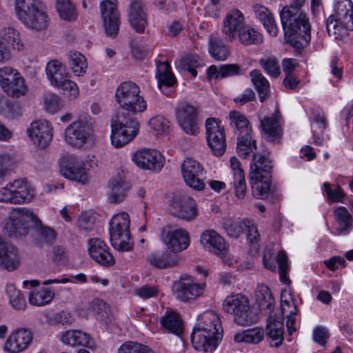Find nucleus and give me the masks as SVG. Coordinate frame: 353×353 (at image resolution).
Returning <instances> with one entry per match:
<instances>
[{"mask_svg": "<svg viewBox=\"0 0 353 353\" xmlns=\"http://www.w3.org/2000/svg\"><path fill=\"white\" fill-rule=\"evenodd\" d=\"M139 93V87L132 81L122 83L116 90V101L123 110L118 112L111 123V142L115 148L128 143L138 134L139 124L134 116L147 108Z\"/></svg>", "mask_w": 353, "mask_h": 353, "instance_id": "nucleus-1", "label": "nucleus"}, {"mask_svg": "<svg viewBox=\"0 0 353 353\" xmlns=\"http://www.w3.org/2000/svg\"><path fill=\"white\" fill-rule=\"evenodd\" d=\"M287 42L296 49L306 47L311 40L309 19L302 10L284 7L280 13Z\"/></svg>", "mask_w": 353, "mask_h": 353, "instance_id": "nucleus-2", "label": "nucleus"}, {"mask_svg": "<svg viewBox=\"0 0 353 353\" xmlns=\"http://www.w3.org/2000/svg\"><path fill=\"white\" fill-rule=\"evenodd\" d=\"M223 329L219 316L208 310L199 316L191 335L193 347L198 351L211 352L222 338Z\"/></svg>", "mask_w": 353, "mask_h": 353, "instance_id": "nucleus-3", "label": "nucleus"}, {"mask_svg": "<svg viewBox=\"0 0 353 353\" xmlns=\"http://www.w3.org/2000/svg\"><path fill=\"white\" fill-rule=\"evenodd\" d=\"M15 10L19 19L28 28L39 31L47 28L48 16L41 0H16Z\"/></svg>", "mask_w": 353, "mask_h": 353, "instance_id": "nucleus-4", "label": "nucleus"}, {"mask_svg": "<svg viewBox=\"0 0 353 353\" xmlns=\"http://www.w3.org/2000/svg\"><path fill=\"white\" fill-rule=\"evenodd\" d=\"M223 310L233 315V320L238 325L250 326L259 320L248 299L242 294L228 296L223 303Z\"/></svg>", "mask_w": 353, "mask_h": 353, "instance_id": "nucleus-5", "label": "nucleus"}, {"mask_svg": "<svg viewBox=\"0 0 353 353\" xmlns=\"http://www.w3.org/2000/svg\"><path fill=\"white\" fill-rule=\"evenodd\" d=\"M130 216L125 212L114 215L110 223V235L112 245L121 252L132 250L134 243L130 230Z\"/></svg>", "mask_w": 353, "mask_h": 353, "instance_id": "nucleus-6", "label": "nucleus"}, {"mask_svg": "<svg viewBox=\"0 0 353 353\" xmlns=\"http://www.w3.org/2000/svg\"><path fill=\"white\" fill-rule=\"evenodd\" d=\"M39 223L40 219L27 208H17L12 211L6 223L4 230L13 239L26 236L29 231V223Z\"/></svg>", "mask_w": 353, "mask_h": 353, "instance_id": "nucleus-7", "label": "nucleus"}, {"mask_svg": "<svg viewBox=\"0 0 353 353\" xmlns=\"http://www.w3.org/2000/svg\"><path fill=\"white\" fill-rule=\"evenodd\" d=\"M34 190L24 179H16L0 190V202L21 204L30 201Z\"/></svg>", "mask_w": 353, "mask_h": 353, "instance_id": "nucleus-8", "label": "nucleus"}, {"mask_svg": "<svg viewBox=\"0 0 353 353\" xmlns=\"http://www.w3.org/2000/svg\"><path fill=\"white\" fill-rule=\"evenodd\" d=\"M206 139L208 145L214 155L222 156L226 150V139L224 127L215 118L205 121Z\"/></svg>", "mask_w": 353, "mask_h": 353, "instance_id": "nucleus-9", "label": "nucleus"}, {"mask_svg": "<svg viewBox=\"0 0 353 353\" xmlns=\"http://www.w3.org/2000/svg\"><path fill=\"white\" fill-rule=\"evenodd\" d=\"M92 135V125L83 119L72 122L65 130V141L77 148L87 143Z\"/></svg>", "mask_w": 353, "mask_h": 353, "instance_id": "nucleus-10", "label": "nucleus"}, {"mask_svg": "<svg viewBox=\"0 0 353 353\" xmlns=\"http://www.w3.org/2000/svg\"><path fill=\"white\" fill-rule=\"evenodd\" d=\"M170 210L176 217L187 221H192L198 216L195 201L180 193L174 194L170 203Z\"/></svg>", "mask_w": 353, "mask_h": 353, "instance_id": "nucleus-11", "label": "nucleus"}, {"mask_svg": "<svg viewBox=\"0 0 353 353\" xmlns=\"http://www.w3.org/2000/svg\"><path fill=\"white\" fill-rule=\"evenodd\" d=\"M181 172L185 183L195 190H203L205 184L202 165L196 160L187 158L181 165Z\"/></svg>", "mask_w": 353, "mask_h": 353, "instance_id": "nucleus-12", "label": "nucleus"}, {"mask_svg": "<svg viewBox=\"0 0 353 353\" xmlns=\"http://www.w3.org/2000/svg\"><path fill=\"white\" fill-rule=\"evenodd\" d=\"M101 17L108 36L115 37L121 25L120 14L117 5L111 1H103L100 3Z\"/></svg>", "mask_w": 353, "mask_h": 353, "instance_id": "nucleus-13", "label": "nucleus"}, {"mask_svg": "<svg viewBox=\"0 0 353 353\" xmlns=\"http://www.w3.org/2000/svg\"><path fill=\"white\" fill-rule=\"evenodd\" d=\"M203 289V285L196 283L189 276L180 278L173 286V291L176 298L183 302L195 300L202 294Z\"/></svg>", "mask_w": 353, "mask_h": 353, "instance_id": "nucleus-14", "label": "nucleus"}, {"mask_svg": "<svg viewBox=\"0 0 353 353\" xmlns=\"http://www.w3.org/2000/svg\"><path fill=\"white\" fill-rule=\"evenodd\" d=\"M179 125L188 134L195 136L199 132L197 109L188 103L181 104L177 109Z\"/></svg>", "mask_w": 353, "mask_h": 353, "instance_id": "nucleus-15", "label": "nucleus"}, {"mask_svg": "<svg viewBox=\"0 0 353 353\" xmlns=\"http://www.w3.org/2000/svg\"><path fill=\"white\" fill-rule=\"evenodd\" d=\"M51 123L46 120L33 121L27 132L34 143L41 149L47 148L52 141L53 132Z\"/></svg>", "mask_w": 353, "mask_h": 353, "instance_id": "nucleus-16", "label": "nucleus"}, {"mask_svg": "<svg viewBox=\"0 0 353 353\" xmlns=\"http://www.w3.org/2000/svg\"><path fill=\"white\" fill-rule=\"evenodd\" d=\"M132 159L138 167L155 172L160 171L164 164L163 155L156 150L143 149L137 151Z\"/></svg>", "mask_w": 353, "mask_h": 353, "instance_id": "nucleus-17", "label": "nucleus"}, {"mask_svg": "<svg viewBox=\"0 0 353 353\" xmlns=\"http://www.w3.org/2000/svg\"><path fill=\"white\" fill-rule=\"evenodd\" d=\"M60 171L65 178L82 184L88 183V174L83 163L74 156H68L63 159Z\"/></svg>", "mask_w": 353, "mask_h": 353, "instance_id": "nucleus-18", "label": "nucleus"}, {"mask_svg": "<svg viewBox=\"0 0 353 353\" xmlns=\"http://www.w3.org/2000/svg\"><path fill=\"white\" fill-rule=\"evenodd\" d=\"M200 241L205 250L221 258L225 256L228 254L229 245L214 230H205L201 236Z\"/></svg>", "mask_w": 353, "mask_h": 353, "instance_id": "nucleus-19", "label": "nucleus"}, {"mask_svg": "<svg viewBox=\"0 0 353 353\" xmlns=\"http://www.w3.org/2000/svg\"><path fill=\"white\" fill-rule=\"evenodd\" d=\"M30 330L21 327L13 331L6 341L4 350L9 353H19L26 350L32 341Z\"/></svg>", "mask_w": 353, "mask_h": 353, "instance_id": "nucleus-20", "label": "nucleus"}, {"mask_svg": "<svg viewBox=\"0 0 353 353\" xmlns=\"http://www.w3.org/2000/svg\"><path fill=\"white\" fill-rule=\"evenodd\" d=\"M88 253L95 262L105 267L115 263V259L108 245L99 238H92L88 241Z\"/></svg>", "mask_w": 353, "mask_h": 353, "instance_id": "nucleus-21", "label": "nucleus"}, {"mask_svg": "<svg viewBox=\"0 0 353 353\" xmlns=\"http://www.w3.org/2000/svg\"><path fill=\"white\" fill-rule=\"evenodd\" d=\"M245 17L241 11L237 9L230 10L223 21L222 33L225 39L232 42L236 38V32L245 26Z\"/></svg>", "mask_w": 353, "mask_h": 353, "instance_id": "nucleus-22", "label": "nucleus"}, {"mask_svg": "<svg viewBox=\"0 0 353 353\" xmlns=\"http://www.w3.org/2000/svg\"><path fill=\"white\" fill-rule=\"evenodd\" d=\"M145 6L141 0H132L128 9V21L131 27L139 34L148 26Z\"/></svg>", "mask_w": 353, "mask_h": 353, "instance_id": "nucleus-23", "label": "nucleus"}, {"mask_svg": "<svg viewBox=\"0 0 353 353\" xmlns=\"http://www.w3.org/2000/svg\"><path fill=\"white\" fill-rule=\"evenodd\" d=\"M162 239L169 250L174 254L185 250L190 245L188 233L184 229L163 231Z\"/></svg>", "mask_w": 353, "mask_h": 353, "instance_id": "nucleus-24", "label": "nucleus"}, {"mask_svg": "<svg viewBox=\"0 0 353 353\" xmlns=\"http://www.w3.org/2000/svg\"><path fill=\"white\" fill-rule=\"evenodd\" d=\"M20 262L18 250L0 236V268L13 271L19 267Z\"/></svg>", "mask_w": 353, "mask_h": 353, "instance_id": "nucleus-25", "label": "nucleus"}, {"mask_svg": "<svg viewBox=\"0 0 353 353\" xmlns=\"http://www.w3.org/2000/svg\"><path fill=\"white\" fill-rule=\"evenodd\" d=\"M147 261L158 269H168L176 266L179 262V256L168 250L150 253Z\"/></svg>", "mask_w": 353, "mask_h": 353, "instance_id": "nucleus-26", "label": "nucleus"}, {"mask_svg": "<svg viewBox=\"0 0 353 353\" xmlns=\"http://www.w3.org/2000/svg\"><path fill=\"white\" fill-rule=\"evenodd\" d=\"M266 333L270 345L279 347L283 341V321L281 316L270 314L266 325Z\"/></svg>", "mask_w": 353, "mask_h": 353, "instance_id": "nucleus-27", "label": "nucleus"}, {"mask_svg": "<svg viewBox=\"0 0 353 353\" xmlns=\"http://www.w3.org/2000/svg\"><path fill=\"white\" fill-rule=\"evenodd\" d=\"M61 341L71 347L83 346L92 347L93 343L90 334L80 330H67L61 334Z\"/></svg>", "mask_w": 353, "mask_h": 353, "instance_id": "nucleus-28", "label": "nucleus"}, {"mask_svg": "<svg viewBox=\"0 0 353 353\" xmlns=\"http://www.w3.org/2000/svg\"><path fill=\"white\" fill-rule=\"evenodd\" d=\"M272 162L268 158L261 154H254L250 164L249 176L255 175L257 178L272 179Z\"/></svg>", "mask_w": 353, "mask_h": 353, "instance_id": "nucleus-29", "label": "nucleus"}, {"mask_svg": "<svg viewBox=\"0 0 353 353\" xmlns=\"http://www.w3.org/2000/svg\"><path fill=\"white\" fill-rule=\"evenodd\" d=\"M110 192L109 199L112 203L121 202L130 188V183L125 181L123 174H118L109 182Z\"/></svg>", "mask_w": 353, "mask_h": 353, "instance_id": "nucleus-30", "label": "nucleus"}, {"mask_svg": "<svg viewBox=\"0 0 353 353\" xmlns=\"http://www.w3.org/2000/svg\"><path fill=\"white\" fill-rule=\"evenodd\" d=\"M156 77L158 80V86L165 94L166 90L172 87L176 83V79L171 71V67L167 62H159L157 63Z\"/></svg>", "mask_w": 353, "mask_h": 353, "instance_id": "nucleus-31", "label": "nucleus"}, {"mask_svg": "<svg viewBox=\"0 0 353 353\" xmlns=\"http://www.w3.org/2000/svg\"><path fill=\"white\" fill-rule=\"evenodd\" d=\"M255 17L263 23L268 33L276 37L278 34V28L272 12L265 6L256 4L253 6Z\"/></svg>", "mask_w": 353, "mask_h": 353, "instance_id": "nucleus-32", "label": "nucleus"}, {"mask_svg": "<svg viewBox=\"0 0 353 353\" xmlns=\"http://www.w3.org/2000/svg\"><path fill=\"white\" fill-rule=\"evenodd\" d=\"M161 326L169 332L177 336H181L183 332V325L180 316L172 310H167L165 314L161 318Z\"/></svg>", "mask_w": 353, "mask_h": 353, "instance_id": "nucleus-33", "label": "nucleus"}, {"mask_svg": "<svg viewBox=\"0 0 353 353\" xmlns=\"http://www.w3.org/2000/svg\"><path fill=\"white\" fill-rule=\"evenodd\" d=\"M228 118L230 126L238 136L252 134L249 121L241 112L232 110L229 113Z\"/></svg>", "mask_w": 353, "mask_h": 353, "instance_id": "nucleus-34", "label": "nucleus"}, {"mask_svg": "<svg viewBox=\"0 0 353 353\" xmlns=\"http://www.w3.org/2000/svg\"><path fill=\"white\" fill-rule=\"evenodd\" d=\"M209 53L218 61H224L230 55L229 48L218 34H211L208 41Z\"/></svg>", "mask_w": 353, "mask_h": 353, "instance_id": "nucleus-35", "label": "nucleus"}, {"mask_svg": "<svg viewBox=\"0 0 353 353\" xmlns=\"http://www.w3.org/2000/svg\"><path fill=\"white\" fill-rule=\"evenodd\" d=\"M252 194L257 199H264L268 197L271 188V179H264L255 176L250 177Z\"/></svg>", "mask_w": 353, "mask_h": 353, "instance_id": "nucleus-36", "label": "nucleus"}, {"mask_svg": "<svg viewBox=\"0 0 353 353\" xmlns=\"http://www.w3.org/2000/svg\"><path fill=\"white\" fill-rule=\"evenodd\" d=\"M261 126L265 139L270 142L281 138V129L279 121L274 117H264L261 120Z\"/></svg>", "mask_w": 353, "mask_h": 353, "instance_id": "nucleus-37", "label": "nucleus"}, {"mask_svg": "<svg viewBox=\"0 0 353 353\" xmlns=\"http://www.w3.org/2000/svg\"><path fill=\"white\" fill-rule=\"evenodd\" d=\"M54 291L45 287L31 291L28 296L29 303L35 306H44L48 305L54 297Z\"/></svg>", "mask_w": 353, "mask_h": 353, "instance_id": "nucleus-38", "label": "nucleus"}, {"mask_svg": "<svg viewBox=\"0 0 353 353\" xmlns=\"http://www.w3.org/2000/svg\"><path fill=\"white\" fill-rule=\"evenodd\" d=\"M0 41L10 46L12 49L17 51L23 49V44L21 43L19 32L14 28H4L0 32Z\"/></svg>", "mask_w": 353, "mask_h": 353, "instance_id": "nucleus-39", "label": "nucleus"}, {"mask_svg": "<svg viewBox=\"0 0 353 353\" xmlns=\"http://www.w3.org/2000/svg\"><path fill=\"white\" fill-rule=\"evenodd\" d=\"M256 301L261 310L272 312L275 300L269 288L264 285H259L255 292Z\"/></svg>", "mask_w": 353, "mask_h": 353, "instance_id": "nucleus-40", "label": "nucleus"}, {"mask_svg": "<svg viewBox=\"0 0 353 353\" xmlns=\"http://www.w3.org/2000/svg\"><path fill=\"white\" fill-rule=\"evenodd\" d=\"M251 81L256 89L261 102L264 101L270 93V83L266 78L258 70H254L250 73Z\"/></svg>", "mask_w": 353, "mask_h": 353, "instance_id": "nucleus-41", "label": "nucleus"}, {"mask_svg": "<svg viewBox=\"0 0 353 353\" xmlns=\"http://www.w3.org/2000/svg\"><path fill=\"white\" fill-rule=\"evenodd\" d=\"M334 215L339 222L337 234H347L352 228L353 218L345 207H339L334 211Z\"/></svg>", "mask_w": 353, "mask_h": 353, "instance_id": "nucleus-42", "label": "nucleus"}, {"mask_svg": "<svg viewBox=\"0 0 353 353\" xmlns=\"http://www.w3.org/2000/svg\"><path fill=\"white\" fill-rule=\"evenodd\" d=\"M256 150V143L252 134L238 136L236 151L240 157L246 159L254 150Z\"/></svg>", "mask_w": 353, "mask_h": 353, "instance_id": "nucleus-43", "label": "nucleus"}, {"mask_svg": "<svg viewBox=\"0 0 353 353\" xmlns=\"http://www.w3.org/2000/svg\"><path fill=\"white\" fill-rule=\"evenodd\" d=\"M240 43L244 46L259 45L263 42V36L258 31L245 26L238 32Z\"/></svg>", "mask_w": 353, "mask_h": 353, "instance_id": "nucleus-44", "label": "nucleus"}, {"mask_svg": "<svg viewBox=\"0 0 353 353\" xmlns=\"http://www.w3.org/2000/svg\"><path fill=\"white\" fill-rule=\"evenodd\" d=\"M247 225H249L248 219H228L223 223V228L231 237L237 239L245 232Z\"/></svg>", "mask_w": 353, "mask_h": 353, "instance_id": "nucleus-45", "label": "nucleus"}, {"mask_svg": "<svg viewBox=\"0 0 353 353\" xmlns=\"http://www.w3.org/2000/svg\"><path fill=\"white\" fill-rule=\"evenodd\" d=\"M68 57L69 65L75 75L79 77L85 73L87 61L82 54L77 51H70Z\"/></svg>", "mask_w": 353, "mask_h": 353, "instance_id": "nucleus-46", "label": "nucleus"}, {"mask_svg": "<svg viewBox=\"0 0 353 353\" xmlns=\"http://www.w3.org/2000/svg\"><path fill=\"white\" fill-rule=\"evenodd\" d=\"M264 336L263 330L261 327H254L237 333L234 335V341L237 343H249L256 344L262 341Z\"/></svg>", "mask_w": 353, "mask_h": 353, "instance_id": "nucleus-47", "label": "nucleus"}, {"mask_svg": "<svg viewBox=\"0 0 353 353\" xmlns=\"http://www.w3.org/2000/svg\"><path fill=\"white\" fill-rule=\"evenodd\" d=\"M6 290L12 307L17 310H25L26 301L21 292L12 284H8Z\"/></svg>", "mask_w": 353, "mask_h": 353, "instance_id": "nucleus-48", "label": "nucleus"}, {"mask_svg": "<svg viewBox=\"0 0 353 353\" xmlns=\"http://www.w3.org/2000/svg\"><path fill=\"white\" fill-rule=\"evenodd\" d=\"M57 10L62 19L72 21L77 19L76 8L71 0H57Z\"/></svg>", "mask_w": 353, "mask_h": 353, "instance_id": "nucleus-49", "label": "nucleus"}, {"mask_svg": "<svg viewBox=\"0 0 353 353\" xmlns=\"http://www.w3.org/2000/svg\"><path fill=\"white\" fill-rule=\"evenodd\" d=\"M353 14V4L350 0H336L334 5V21L337 23L349 14Z\"/></svg>", "mask_w": 353, "mask_h": 353, "instance_id": "nucleus-50", "label": "nucleus"}, {"mask_svg": "<svg viewBox=\"0 0 353 353\" xmlns=\"http://www.w3.org/2000/svg\"><path fill=\"white\" fill-rule=\"evenodd\" d=\"M353 14V4L350 0H336L334 5V21L337 23L349 14Z\"/></svg>", "mask_w": 353, "mask_h": 353, "instance_id": "nucleus-51", "label": "nucleus"}, {"mask_svg": "<svg viewBox=\"0 0 353 353\" xmlns=\"http://www.w3.org/2000/svg\"><path fill=\"white\" fill-rule=\"evenodd\" d=\"M176 67L184 71H188L193 77L197 75L196 68L199 66V59L196 56L189 54L176 62Z\"/></svg>", "mask_w": 353, "mask_h": 353, "instance_id": "nucleus-52", "label": "nucleus"}, {"mask_svg": "<svg viewBox=\"0 0 353 353\" xmlns=\"http://www.w3.org/2000/svg\"><path fill=\"white\" fill-rule=\"evenodd\" d=\"M234 194L237 199L242 200L245 198L247 188L243 169H237L234 172Z\"/></svg>", "mask_w": 353, "mask_h": 353, "instance_id": "nucleus-53", "label": "nucleus"}, {"mask_svg": "<svg viewBox=\"0 0 353 353\" xmlns=\"http://www.w3.org/2000/svg\"><path fill=\"white\" fill-rule=\"evenodd\" d=\"M118 353H156L150 347L134 341L124 343L118 350Z\"/></svg>", "mask_w": 353, "mask_h": 353, "instance_id": "nucleus-54", "label": "nucleus"}, {"mask_svg": "<svg viewBox=\"0 0 353 353\" xmlns=\"http://www.w3.org/2000/svg\"><path fill=\"white\" fill-rule=\"evenodd\" d=\"M259 63L270 77L276 78L280 75V65L276 59L272 57L261 59Z\"/></svg>", "mask_w": 353, "mask_h": 353, "instance_id": "nucleus-55", "label": "nucleus"}, {"mask_svg": "<svg viewBox=\"0 0 353 353\" xmlns=\"http://www.w3.org/2000/svg\"><path fill=\"white\" fill-rule=\"evenodd\" d=\"M34 223L35 225V231L42 241L46 243H52L55 241L57 233L52 228L44 226L41 221L39 223Z\"/></svg>", "mask_w": 353, "mask_h": 353, "instance_id": "nucleus-56", "label": "nucleus"}, {"mask_svg": "<svg viewBox=\"0 0 353 353\" xmlns=\"http://www.w3.org/2000/svg\"><path fill=\"white\" fill-rule=\"evenodd\" d=\"M276 261L279 265V273L281 281L286 285L290 283V279L287 277L289 266L288 263V256L284 251H280L276 257Z\"/></svg>", "mask_w": 353, "mask_h": 353, "instance_id": "nucleus-57", "label": "nucleus"}, {"mask_svg": "<svg viewBox=\"0 0 353 353\" xmlns=\"http://www.w3.org/2000/svg\"><path fill=\"white\" fill-rule=\"evenodd\" d=\"M92 306L96 318L99 321H104L108 316L110 309L105 301L100 299H94L92 301Z\"/></svg>", "mask_w": 353, "mask_h": 353, "instance_id": "nucleus-58", "label": "nucleus"}, {"mask_svg": "<svg viewBox=\"0 0 353 353\" xmlns=\"http://www.w3.org/2000/svg\"><path fill=\"white\" fill-rule=\"evenodd\" d=\"M5 92L13 97H19L24 95L27 92V87L23 77H18L17 81L11 83Z\"/></svg>", "mask_w": 353, "mask_h": 353, "instance_id": "nucleus-59", "label": "nucleus"}, {"mask_svg": "<svg viewBox=\"0 0 353 353\" xmlns=\"http://www.w3.org/2000/svg\"><path fill=\"white\" fill-rule=\"evenodd\" d=\"M43 103L47 111L54 113L61 106V100L58 95L50 92L43 95Z\"/></svg>", "mask_w": 353, "mask_h": 353, "instance_id": "nucleus-60", "label": "nucleus"}, {"mask_svg": "<svg viewBox=\"0 0 353 353\" xmlns=\"http://www.w3.org/2000/svg\"><path fill=\"white\" fill-rule=\"evenodd\" d=\"M170 122L162 116H156L148 122L152 130L157 133L165 132L169 128Z\"/></svg>", "mask_w": 353, "mask_h": 353, "instance_id": "nucleus-61", "label": "nucleus"}, {"mask_svg": "<svg viewBox=\"0 0 353 353\" xmlns=\"http://www.w3.org/2000/svg\"><path fill=\"white\" fill-rule=\"evenodd\" d=\"M323 187L325 192L332 202H343L345 194L340 185H337L334 189H332L329 183H325Z\"/></svg>", "mask_w": 353, "mask_h": 353, "instance_id": "nucleus-62", "label": "nucleus"}, {"mask_svg": "<svg viewBox=\"0 0 353 353\" xmlns=\"http://www.w3.org/2000/svg\"><path fill=\"white\" fill-rule=\"evenodd\" d=\"M50 259L55 263L65 265L68 263V254L65 249L61 245H55L50 255Z\"/></svg>", "mask_w": 353, "mask_h": 353, "instance_id": "nucleus-63", "label": "nucleus"}, {"mask_svg": "<svg viewBox=\"0 0 353 353\" xmlns=\"http://www.w3.org/2000/svg\"><path fill=\"white\" fill-rule=\"evenodd\" d=\"M59 88L63 90V94L70 99H76L79 94L77 83L68 79L62 83Z\"/></svg>", "mask_w": 353, "mask_h": 353, "instance_id": "nucleus-64", "label": "nucleus"}]
</instances>
